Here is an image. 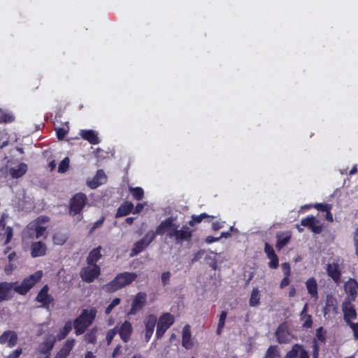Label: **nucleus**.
I'll return each instance as SVG.
<instances>
[{
  "label": "nucleus",
  "mask_w": 358,
  "mask_h": 358,
  "mask_svg": "<svg viewBox=\"0 0 358 358\" xmlns=\"http://www.w3.org/2000/svg\"><path fill=\"white\" fill-rule=\"evenodd\" d=\"M157 235L166 234V237L173 239L176 243L188 241L192 236V231L185 225L180 227L176 222V218L168 217L162 221L156 229Z\"/></svg>",
  "instance_id": "1"
},
{
  "label": "nucleus",
  "mask_w": 358,
  "mask_h": 358,
  "mask_svg": "<svg viewBox=\"0 0 358 358\" xmlns=\"http://www.w3.org/2000/svg\"><path fill=\"white\" fill-rule=\"evenodd\" d=\"M41 271H36L24 279L20 285L17 282H2L0 284V301L7 300L11 297L14 290L20 294H25L42 277Z\"/></svg>",
  "instance_id": "2"
},
{
  "label": "nucleus",
  "mask_w": 358,
  "mask_h": 358,
  "mask_svg": "<svg viewBox=\"0 0 358 358\" xmlns=\"http://www.w3.org/2000/svg\"><path fill=\"white\" fill-rule=\"evenodd\" d=\"M135 273L124 272L118 274L113 280L103 286V289L108 292H113L131 284L136 278Z\"/></svg>",
  "instance_id": "3"
},
{
  "label": "nucleus",
  "mask_w": 358,
  "mask_h": 358,
  "mask_svg": "<svg viewBox=\"0 0 358 358\" xmlns=\"http://www.w3.org/2000/svg\"><path fill=\"white\" fill-rule=\"evenodd\" d=\"M96 314V310L94 308L83 310L81 315L73 322L75 331L77 335H80L85 332L86 329L92 323Z\"/></svg>",
  "instance_id": "4"
},
{
  "label": "nucleus",
  "mask_w": 358,
  "mask_h": 358,
  "mask_svg": "<svg viewBox=\"0 0 358 358\" xmlns=\"http://www.w3.org/2000/svg\"><path fill=\"white\" fill-rule=\"evenodd\" d=\"M174 317L170 313L162 315L157 324L156 338L159 339L163 336L166 331L173 324Z\"/></svg>",
  "instance_id": "5"
},
{
  "label": "nucleus",
  "mask_w": 358,
  "mask_h": 358,
  "mask_svg": "<svg viewBox=\"0 0 358 358\" xmlns=\"http://www.w3.org/2000/svg\"><path fill=\"white\" fill-rule=\"evenodd\" d=\"M156 234V231L155 232L153 231H150L148 233H146V234L142 239L137 241L134 244L131 255H136L141 252L143 250H144L155 239Z\"/></svg>",
  "instance_id": "6"
},
{
  "label": "nucleus",
  "mask_w": 358,
  "mask_h": 358,
  "mask_svg": "<svg viewBox=\"0 0 358 358\" xmlns=\"http://www.w3.org/2000/svg\"><path fill=\"white\" fill-rule=\"evenodd\" d=\"M100 274V268L98 265H90L83 268L80 271V277L83 281L92 282Z\"/></svg>",
  "instance_id": "7"
},
{
  "label": "nucleus",
  "mask_w": 358,
  "mask_h": 358,
  "mask_svg": "<svg viewBox=\"0 0 358 358\" xmlns=\"http://www.w3.org/2000/svg\"><path fill=\"white\" fill-rule=\"evenodd\" d=\"M352 301L350 297H345L342 304V310L344 314V320L347 324L352 322V320L357 318V312L352 304Z\"/></svg>",
  "instance_id": "8"
},
{
  "label": "nucleus",
  "mask_w": 358,
  "mask_h": 358,
  "mask_svg": "<svg viewBox=\"0 0 358 358\" xmlns=\"http://www.w3.org/2000/svg\"><path fill=\"white\" fill-rule=\"evenodd\" d=\"M86 201L87 197L85 194L82 193L76 194L71 201L70 213L73 215L79 214L84 208Z\"/></svg>",
  "instance_id": "9"
},
{
  "label": "nucleus",
  "mask_w": 358,
  "mask_h": 358,
  "mask_svg": "<svg viewBox=\"0 0 358 358\" xmlns=\"http://www.w3.org/2000/svg\"><path fill=\"white\" fill-rule=\"evenodd\" d=\"M157 322V317L153 314L148 315L144 320L145 324V340L148 342L151 338L155 327Z\"/></svg>",
  "instance_id": "10"
},
{
  "label": "nucleus",
  "mask_w": 358,
  "mask_h": 358,
  "mask_svg": "<svg viewBox=\"0 0 358 358\" xmlns=\"http://www.w3.org/2000/svg\"><path fill=\"white\" fill-rule=\"evenodd\" d=\"M54 127L56 134H67L69 131V121L63 120L61 114H57L55 115Z\"/></svg>",
  "instance_id": "11"
},
{
  "label": "nucleus",
  "mask_w": 358,
  "mask_h": 358,
  "mask_svg": "<svg viewBox=\"0 0 358 358\" xmlns=\"http://www.w3.org/2000/svg\"><path fill=\"white\" fill-rule=\"evenodd\" d=\"M145 302L146 294L143 292H138L132 301L131 308L129 312V315H135L145 306Z\"/></svg>",
  "instance_id": "12"
},
{
  "label": "nucleus",
  "mask_w": 358,
  "mask_h": 358,
  "mask_svg": "<svg viewBox=\"0 0 358 358\" xmlns=\"http://www.w3.org/2000/svg\"><path fill=\"white\" fill-rule=\"evenodd\" d=\"M8 216L6 214H3L1 220H0V241H3L5 238L4 244H7L10 242L12 236L13 231L10 227H5V219Z\"/></svg>",
  "instance_id": "13"
},
{
  "label": "nucleus",
  "mask_w": 358,
  "mask_h": 358,
  "mask_svg": "<svg viewBox=\"0 0 358 358\" xmlns=\"http://www.w3.org/2000/svg\"><path fill=\"white\" fill-rule=\"evenodd\" d=\"M48 286L45 285L36 296V301L42 303V307L49 310V306L53 301L52 297L48 294Z\"/></svg>",
  "instance_id": "14"
},
{
  "label": "nucleus",
  "mask_w": 358,
  "mask_h": 358,
  "mask_svg": "<svg viewBox=\"0 0 358 358\" xmlns=\"http://www.w3.org/2000/svg\"><path fill=\"white\" fill-rule=\"evenodd\" d=\"M107 178L103 170H98L96 175L92 179H89L87 181V185L92 188L95 189L101 185L106 182Z\"/></svg>",
  "instance_id": "15"
},
{
  "label": "nucleus",
  "mask_w": 358,
  "mask_h": 358,
  "mask_svg": "<svg viewBox=\"0 0 358 358\" xmlns=\"http://www.w3.org/2000/svg\"><path fill=\"white\" fill-rule=\"evenodd\" d=\"M17 199H18V205L22 209H28L32 207V198L27 195L24 189H20L17 193Z\"/></svg>",
  "instance_id": "16"
},
{
  "label": "nucleus",
  "mask_w": 358,
  "mask_h": 358,
  "mask_svg": "<svg viewBox=\"0 0 358 358\" xmlns=\"http://www.w3.org/2000/svg\"><path fill=\"white\" fill-rule=\"evenodd\" d=\"M327 272L335 283L338 285L341 282V272L338 263L328 264L327 265Z\"/></svg>",
  "instance_id": "17"
},
{
  "label": "nucleus",
  "mask_w": 358,
  "mask_h": 358,
  "mask_svg": "<svg viewBox=\"0 0 358 358\" xmlns=\"http://www.w3.org/2000/svg\"><path fill=\"white\" fill-rule=\"evenodd\" d=\"M17 342V334L12 331H5L0 336V343L7 344L10 348L15 346Z\"/></svg>",
  "instance_id": "18"
},
{
  "label": "nucleus",
  "mask_w": 358,
  "mask_h": 358,
  "mask_svg": "<svg viewBox=\"0 0 358 358\" xmlns=\"http://www.w3.org/2000/svg\"><path fill=\"white\" fill-rule=\"evenodd\" d=\"M317 223H318V221L313 216L303 219L301 222L302 226L308 227L315 234H320L322 231V227L317 224Z\"/></svg>",
  "instance_id": "19"
},
{
  "label": "nucleus",
  "mask_w": 358,
  "mask_h": 358,
  "mask_svg": "<svg viewBox=\"0 0 358 358\" xmlns=\"http://www.w3.org/2000/svg\"><path fill=\"white\" fill-rule=\"evenodd\" d=\"M324 315L333 313H338V306L336 299L331 295H327L326 299L325 306L323 308Z\"/></svg>",
  "instance_id": "20"
},
{
  "label": "nucleus",
  "mask_w": 358,
  "mask_h": 358,
  "mask_svg": "<svg viewBox=\"0 0 358 358\" xmlns=\"http://www.w3.org/2000/svg\"><path fill=\"white\" fill-rule=\"evenodd\" d=\"M344 289L346 293L349 294L348 297L351 301H355L358 294V284L354 279H350L344 285Z\"/></svg>",
  "instance_id": "21"
},
{
  "label": "nucleus",
  "mask_w": 358,
  "mask_h": 358,
  "mask_svg": "<svg viewBox=\"0 0 358 358\" xmlns=\"http://www.w3.org/2000/svg\"><path fill=\"white\" fill-rule=\"evenodd\" d=\"M47 247L45 243L37 241L31 244V255L33 257H41L45 255Z\"/></svg>",
  "instance_id": "22"
},
{
  "label": "nucleus",
  "mask_w": 358,
  "mask_h": 358,
  "mask_svg": "<svg viewBox=\"0 0 358 358\" xmlns=\"http://www.w3.org/2000/svg\"><path fill=\"white\" fill-rule=\"evenodd\" d=\"M132 331L131 324L129 322L125 321L120 327L117 328V332L119 333L121 339L124 342H127L129 339L130 335Z\"/></svg>",
  "instance_id": "23"
},
{
  "label": "nucleus",
  "mask_w": 358,
  "mask_h": 358,
  "mask_svg": "<svg viewBox=\"0 0 358 358\" xmlns=\"http://www.w3.org/2000/svg\"><path fill=\"white\" fill-rule=\"evenodd\" d=\"M27 171V166L24 163H20L17 166L11 167L8 170V173L13 178H18L24 176Z\"/></svg>",
  "instance_id": "24"
},
{
  "label": "nucleus",
  "mask_w": 358,
  "mask_h": 358,
  "mask_svg": "<svg viewBox=\"0 0 358 358\" xmlns=\"http://www.w3.org/2000/svg\"><path fill=\"white\" fill-rule=\"evenodd\" d=\"M182 345L186 349H190L193 345L191 339L190 327L189 325H185L182 329Z\"/></svg>",
  "instance_id": "25"
},
{
  "label": "nucleus",
  "mask_w": 358,
  "mask_h": 358,
  "mask_svg": "<svg viewBox=\"0 0 358 358\" xmlns=\"http://www.w3.org/2000/svg\"><path fill=\"white\" fill-rule=\"evenodd\" d=\"M101 247L99 246L96 248L93 249L89 254L87 262L90 265H96V262L101 257Z\"/></svg>",
  "instance_id": "26"
},
{
  "label": "nucleus",
  "mask_w": 358,
  "mask_h": 358,
  "mask_svg": "<svg viewBox=\"0 0 358 358\" xmlns=\"http://www.w3.org/2000/svg\"><path fill=\"white\" fill-rule=\"evenodd\" d=\"M48 218L45 217H39L36 220V228L35 227V232L36 234V238L46 236V228L41 226L39 223L41 222H46Z\"/></svg>",
  "instance_id": "27"
},
{
  "label": "nucleus",
  "mask_w": 358,
  "mask_h": 358,
  "mask_svg": "<svg viewBox=\"0 0 358 358\" xmlns=\"http://www.w3.org/2000/svg\"><path fill=\"white\" fill-rule=\"evenodd\" d=\"M134 208V205L131 202H125L117 209L116 217H123L128 215Z\"/></svg>",
  "instance_id": "28"
},
{
  "label": "nucleus",
  "mask_w": 358,
  "mask_h": 358,
  "mask_svg": "<svg viewBox=\"0 0 358 358\" xmlns=\"http://www.w3.org/2000/svg\"><path fill=\"white\" fill-rule=\"evenodd\" d=\"M35 227L36 228V222H31L28 224L27 228L23 231V238H36V234L35 231Z\"/></svg>",
  "instance_id": "29"
},
{
  "label": "nucleus",
  "mask_w": 358,
  "mask_h": 358,
  "mask_svg": "<svg viewBox=\"0 0 358 358\" xmlns=\"http://www.w3.org/2000/svg\"><path fill=\"white\" fill-rule=\"evenodd\" d=\"M15 116L12 113L4 111L0 109V124L11 123L15 121Z\"/></svg>",
  "instance_id": "30"
},
{
  "label": "nucleus",
  "mask_w": 358,
  "mask_h": 358,
  "mask_svg": "<svg viewBox=\"0 0 358 358\" xmlns=\"http://www.w3.org/2000/svg\"><path fill=\"white\" fill-rule=\"evenodd\" d=\"M275 334L280 343H284L288 341V333L282 326L278 328Z\"/></svg>",
  "instance_id": "31"
},
{
  "label": "nucleus",
  "mask_w": 358,
  "mask_h": 358,
  "mask_svg": "<svg viewBox=\"0 0 358 358\" xmlns=\"http://www.w3.org/2000/svg\"><path fill=\"white\" fill-rule=\"evenodd\" d=\"M54 342H55V341L51 339V340H48V341H45L44 343H43L42 345L39 348L40 352L41 353L45 355V356L49 355L50 350L53 348Z\"/></svg>",
  "instance_id": "32"
},
{
  "label": "nucleus",
  "mask_w": 358,
  "mask_h": 358,
  "mask_svg": "<svg viewBox=\"0 0 358 358\" xmlns=\"http://www.w3.org/2000/svg\"><path fill=\"white\" fill-rule=\"evenodd\" d=\"M306 287L308 292L314 296H317V284L314 278L308 279L306 282Z\"/></svg>",
  "instance_id": "33"
},
{
  "label": "nucleus",
  "mask_w": 358,
  "mask_h": 358,
  "mask_svg": "<svg viewBox=\"0 0 358 358\" xmlns=\"http://www.w3.org/2000/svg\"><path fill=\"white\" fill-rule=\"evenodd\" d=\"M259 292L257 288H255L251 293L250 306L253 307L258 306L259 304Z\"/></svg>",
  "instance_id": "34"
},
{
  "label": "nucleus",
  "mask_w": 358,
  "mask_h": 358,
  "mask_svg": "<svg viewBox=\"0 0 358 358\" xmlns=\"http://www.w3.org/2000/svg\"><path fill=\"white\" fill-rule=\"evenodd\" d=\"M276 345L270 346L264 358H280V352L278 351Z\"/></svg>",
  "instance_id": "35"
},
{
  "label": "nucleus",
  "mask_w": 358,
  "mask_h": 358,
  "mask_svg": "<svg viewBox=\"0 0 358 358\" xmlns=\"http://www.w3.org/2000/svg\"><path fill=\"white\" fill-rule=\"evenodd\" d=\"M75 344V340H67L62 348L59 350L60 352L64 355V356H68L72 348H73Z\"/></svg>",
  "instance_id": "36"
},
{
  "label": "nucleus",
  "mask_w": 358,
  "mask_h": 358,
  "mask_svg": "<svg viewBox=\"0 0 358 358\" xmlns=\"http://www.w3.org/2000/svg\"><path fill=\"white\" fill-rule=\"evenodd\" d=\"M72 329V322L71 321H68L65 323L64 327L61 330V332L57 336V338L59 340H62L64 338L67 334L71 331Z\"/></svg>",
  "instance_id": "37"
},
{
  "label": "nucleus",
  "mask_w": 358,
  "mask_h": 358,
  "mask_svg": "<svg viewBox=\"0 0 358 358\" xmlns=\"http://www.w3.org/2000/svg\"><path fill=\"white\" fill-rule=\"evenodd\" d=\"M67 240V236L65 234L62 233H56L53 236V242L54 244L62 245H63Z\"/></svg>",
  "instance_id": "38"
},
{
  "label": "nucleus",
  "mask_w": 358,
  "mask_h": 358,
  "mask_svg": "<svg viewBox=\"0 0 358 358\" xmlns=\"http://www.w3.org/2000/svg\"><path fill=\"white\" fill-rule=\"evenodd\" d=\"M227 316V315L226 311H222L220 315L217 327L216 330V333L218 335L221 334L222 333V329L224 327Z\"/></svg>",
  "instance_id": "39"
},
{
  "label": "nucleus",
  "mask_w": 358,
  "mask_h": 358,
  "mask_svg": "<svg viewBox=\"0 0 358 358\" xmlns=\"http://www.w3.org/2000/svg\"><path fill=\"white\" fill-rule=\"evenodd\" d=\"M129 191L133 197L136 200H141L144 195V191L141 187H129Z\"/></svg>",
  "instance_id": "40"
},
{
  "label": "nucleus",
  "mask_w": 358,
  "mask_h": 358,
  "mask_svg": "<svg viewBox=\"0 0 358 358\" xmlns=\"http://www.w3.org/2000/svg\"><path fill=\"white\" fill-rule=\"evenodd\" d=\"M213 254L212 252H207L205 256V261L213 270H216L217 262L215 257L212 256Z\"/></svg>",
  "instance_id": "41"
},
{
  "label": "nucleus",
  "mask_w": 358,
  "mask_h": 358,
  "mask_svg": "<svg viewBox=\"0 0 358 358\" xmlns=\"http://www.w3.org/2000/svg\"><path fill=\"white\" fill-rule=\"evenodd\" d=\"M301 350V346L296 344L292 347V349L287 353L284 358H296Z\"/></svg>",
  "instance_id": "42"
},
{
  "label": "nucleus",
  "mask_w": 358,
  "mask_h": 358,
  "mask_svg": "<svg viewBox=\"0 0 358 358\" xmlns=\"http://www.w3.org/2000/svg\"><path fill=\"white\" fill-rule=\"evenodd\" d=\"M290 240V236H287L284 238H280L278 236V242L276 243V248L280 250L285 246Z\"/></svg>",
  "instance_id": "43"
},
{
  "label": "nucleus",
  "mask_w": 358,
  "mask_h": 358,
  "mask_svg": "<svg viewBox=\"0 0 358 358\" xmlns=\"http://www.w3.org/2000/svg\"><path fill=\"white\" fill-rule=\"evenodd\" d=\"M69 166V159L65 157L59 164L58 167V172L64 173L67 171Z\"/></svg>",
  "instance_id": "44"
},
{
  "label": "nucleus",
  "mask_w": 358,
  "mask_h": 358,
  "mask_svg": "<svg viewBox=\"0 0 358 358\" xmlns=\"http://www.w3.org/2000/svg\"><path fill=\"white\" fill-rule=\"evenodd\" d=\"M206 213H201L199 215H192V220L189 222V225L193 226L194 222L199 223L203 218L208 217Z\"/></svg>",
  "instance_id": "45"
},
{
  "label": "nucleus",
  "mask_w": 358,
  "mask_h": 358,
  "mask_svg": "<svg viewBox=\"0 0 358 358\" xmlns=\"http://www.w3.org/2000/svg\"><path fill=\"white\" fill-rule=\"evenodd\" d=\"M264 252L266 254L268 258H273L276 256L275 251L271 245H270L268 243H265L264 246Z\"/></svg>",
  "instance_id": "46"
},
{
  "label": "nucleus",
  "mask_w": 358,
  "mask_h": 358,
  "mask_svg": "<svg viewBox=\"0 0 358 358\" xmlns=\"http://www.w3.org/2000/svg\"><path fill=\"white\" fill-rule=\"evenodd\" d=\"M117 327H115L114 329H110L108 331L106 334V341L108 344H110L113 341L114 336L117 334Z\"/></svg>",
  "instance_id": "47"
},
{
  "label": "nucleus",
  "mask_w": 358,
  "mask_h": 358,
  "mask_svg": "<svg viewBox=\"0 0 358 358\" xmlns=\"http://www.w3.org/2000/svg\"><path fill=\"white\" fill-rule=\"evenodd\" d=\"M315 208L322 212H328L331 210V206L327 203H316Z\"/></svg>",
  "instance_id": "48"
},
{
  "label": "nucleus",
  "mask_w": 358,
  "mask_h": 358,
  "mask_svg": "<svg viewBox=\"0 0 358 358\" xmlns=\"http://www.w3.org/2000/svg\"><path fill=\"white\" fill-rule=\"evenodd\" d=\"M120 303V298H115L114 299L112 302L108 306V307L106 309V313L108 315L109 314L112 310L117 306Z\"/></svg>",
  "instance_id": "49"
},
{
  "label": "nucleus",
  "mask_w": 358,
  "mask_h": 358,
  "mask_svg": "<svg viewBox=\"0 0 358 358\" xmlns=\"http://www.w3.org/2000/svg\"><path fill=\"white\" fill-rule=\"evenodd\" d=\"M229 235V231H227V232H222L221 234V236L220 237H217V238H215V237H213V236H208L206 238V243H212L213 242H215V241H217L220 240V238L222 237H224V238H227L228 237Z\"/></svg>",
  "instance_id": "50"
},
{
  "label": "nucleus",
  "mask_w": 358,
  "mask_h": 358,
  "mask_svg": "<svg viewBox=\"0 0 358 358\" xmlns=\"http://www.w3.org/2000/svg\"><path fill=\"white\" fill-rule=\"evenodd\" d=\"M91 144H97L99 142L98 136H81Z\"/></svg>",
  "instance_id": "51"
},
{
  "label": "nucleus",
  "mask_w": 358,
  "mask_h": 358,
  "mask_svg": "<svg viewBox=\"0 0 358 358\" xmlns=\"http://www.w3.org/2000/svg\"><path fill=\"white\" fill-rule=\"evenodd\" d=\"M270 259V262H268V265L271 268L275 269L278 267V256H275L273 258H268Z\"/></svg>",
  "instance_id": "52"
},
{
  "label": "nucleus",
  "mask_w": 358,
  "mask_h": 358,
  "mask_svg": "<svg viewBox=\"0 0 358 358\" xmlns=\"http://www.w3.org/2000/svg\"><path fill=\"white\" fill-rule=\"evenodd\" d=\"M207 252L204 250H201L199 251H198L194 256L193 259H192V262H197L199 261V259H201V258L204 257L205 258V256L206 255Z\"/></svg>",
  "instance_id": "53"
},
{
  "label": "nucleus",
  "mask_w": 358,
  "mask_h": 358,
  "mask_svg": "<svg viewBox=\"0 0 358 358\" xmlns=\"http://www.w3.org/2000/svg\"><path fill=\"white\" fill-rule=\"evenodd\" d=\"M171 273L169 271L164 272L162 274L161 279L163 285H166L170 280Z\"/></svg>",
  "instance_id": "54"
},
{
  "label": "nucleus",
  "mask_w": 358,
  "mask_h": 358,
  "mask_svg": "<svg viewBox=\"0 0 358 358\" xmlns=\"http://www.w3.org/2000/svg\"><path fill=\"white\" fill-rule=\"evenodd\" d=\"M285 276L290 275V265L287 262L282 263L281 265Z\"/></svg>",
  "instance_id": "55"
},
{
  "label": "nucleus",
  "mask_w": 358,
  "mask_h": 358,
  "mask_svg": "<svg viewBox=\"0 0 358 358\" xmlns=\"http://www.w3.org/2000/svg\"><path fill=\"white\" fill-rule=\"evenodd\" d=\"M104 221V217H101L100 220H97L96 222H95L92 227V229H90V233H92L96 229L99 228V227H101L103 224Z\"/></svg>",
  "instance_id": "56"
},
{
  "label": "nucleus",
  "mask_w": 358,
  "mask_h": 358,
  "mask_svg": "<svg viewBox=\"0 0 358 358\" xmlns=\"http://www.w3.org/2000/svg\"><path fill=\"white\" fill-rule=\"evenodd\" d=\"M348 324L351 327V329H352V331L354 332L355 338L357 339L358 338V323L350 322Z\"/></svg>",
  "instance_id": "57"
},
{
  "label": "nucleus",
  "mask_w": 358,
  "mask_h": 358,
  "mask_svg": "<svg viewBox=\"0 0 358 358\" xmlns=\"http://www.w3.org/2000/svg\"><path fill=\"white\" fill-rule=\"evenodd\" d=\"M22 349L17 348L15 350H14L12 353H10L8 358H18L20 355L22 354Z\"/></svg>",
  "instance_id": "58"
},
{
  "label": "nucleus",
  "mask_w": 358,
  "mask_h": 358,
  "mask_svg": "<svg viewBox=\"0 0 358 358\" xmlns=\"http://www.w3.org/2000/svg\"><path fill=\"white\" fill-rule=\"evenodd\" d=\"M85 340H86L88 343H94L96 341V336H95V335H94V333L91 332V333H90V334H87L85 336Z\"/></svg>",
  "instance_id": "59"
},
{
  "label": "nucleus",
  "mask_w": 358,
  "mask_h": 358,
  "mask_svg": "<svg viewBox=\"0 0 358 358\" xmlns=\"http://www.w3.org/2000/svg\"><path fill=\"white\" fill-rule=\"evenodd\" d=\"M224 222L216 221L213 222L212 228L213 230L217 231L223 227Z\"/></svg>",
  "instance_id": "60"
},
{
  "label": "nucleus",
  "mask_w": 358,
  "mask_h": 358,
  "mask_svg": "<svg viewBox=\"0 0 358 358\" xmlns=\"http://www.w3.org/2000/svg\"><path fill=\"white\" fill-rule=\"evenodd\" d=\"M312 326V319L310 315H307L306 320L303 324V327L306 328H310Z\"/></svg>",
  "instance_id": "61"
},
{
  "label": "nucleus",
  "mask_w": 358,
  "mask_h": 358,
  "mask_svg": "<svg viewBox=\"0 0 358 358\" xmlns=\"http://www.w3.org/2000/svg\"><path fill=\"white\" fill-rule=\"evenodd\" d=\"M289 276H285L280 282V287L282 288L289 285Z\"/></svg>",
  "instance_id": "62"
},
{
  "label": "nucleus",
  "mask_w": 358,
  "mask_h": 358,
  "mask_svg": "<svg viewBox=\"0 0 358 358\" xmlns=\"http://www.w3.org/2000/svg\"><path fill=\"white\" fill-rule=\"evenodd\" d=\"M15 266L14 264H10L5 268V272L6 273V274H10L15 269Z\"/></svg>",
  "instance_id": "63"
},
{
  "label": "nucleus",
  "mask_w": 358,
  "mask_h": 358,
  "mask_svg": "<svg viewBox=\"0 0 358 358\" xmlns=\"http://www.w3.org/2000/svg\"><path fill=\"white\" fill-rule=\"evenodd\" d=\"M355 250H357L358 247V229H356L354 236Z\"/></svg>",
  "instance_id": "64"
}]
</instances>
